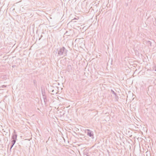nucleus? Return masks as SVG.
I'll return each mask as SVG.
<instances>
[{
  "mask_svg": "<svg viewBox=\"0 0 156 156\" xmlns=\"http://www.w3.org/2000/svg\"><path fill=\"white\" fill-rule=\"evenodd\" d=\"M155 71H156V69L154 70Z\"/></svg>",
  "mask_w": 156,
  "mask_h": 156,
  "instance_id": "nucleus-14",
  "label": "nucleus"
},
{
  "mask_svg": "<svg viewBox=\"0 0 156 156\" xmlns=\"http://www.w3.org/2000/svg\"><path fill=\"white\" fill-rule=\"evenodd\" d=\"M111 91L112 92L115 96H116L117 95V94L114 91L112 90H111Z\"/></svg>",
  "mask_w": 156,
  "mask_h": 156,
  "instance_id": "nucleus-8",
  "label": "nucleus"
},
{
  "mask_svg": "<svg viewBox=\"0 0 156 156\" xmlns=\"http://www.w3.org/2000/svg\"><path fill=\"white\" fill-rule=\"evenodd\" d=\"M6 87V86H5V85H3V86H2V87L3 88H4V87Z\"/></svg>",
  "mask_w": 156,
  "mask_h": 156,
  "instance_id": "nucleus-11",
  "label": "nucleus"
},
{
  "mask_svg": "<svg viewBox=\"0 0 156 156\" xmlns=\"http://www.w3.org/2000/svg\"><path fill=\"white\" fill-rule=\"evenodd\" d=\"M42 37V35H41V37Z\"/></svg>",
  "mask_w": 156,
  "mask_h": 156,
  "instance_id": "nucleus-13",
  "label": "nucleus"
},
{
  "mask_svg": "<svg viewBox=\"0 0 156 156\" xmlns=\"http://www.w3.org/2000/svg\"><path fill=\"white\" fill-rule=\"evenodd\" d=\"M33 83L34 85L36 87H37V82L35 80H34L33 81Z\"/></svg>",
  "mask_w": 156,
  "mask_h": 156,
  "instance_id": "nucleus-7",
  "label": "nucleus"
},
{
  "mask_svg": "<svg viewBox=\"0 0 156 156\" xmlns=\"http://www.w3.org/2000/svg\"><path fill=\"white\" fill-rule=\"evenodd\" d=\"M115 99L116 100H118V99H119L118 97L117 96V95L116 96H115Z\"/></svg>",
  "mask_w": 156,
  "mask_h": 156,
  "instance_id": "nucleus-9",
  "label": "nucleus"
},
{
  "mask_svg": "<svg viewBox=\"0 0 156 156\" xmlns=\"http://www.w3.org/2000/svg\"><path fill=\"white\" fill-rule=\"evenodd\" d=\"M43 98L44 99V101L45 103L47 101L46 96V95H44V94H43Z\"/></svg>",
  "mask_w": 156,
  "mask_h": 156,
  "instance_id": "nucleus-5",
  "label": "nucleus"
},
{
  "mask_svg": "<svg viewBox=\"0 0 156 156\" xmlns=\"http://www.w3.org/2000/svg\"><path fill=\"white\" fill-rule=\"evenodd\" d=\"M86 131H87V135L91 137L93 139L94 137L93 132L88 129H87Z\"/></svg>",
  "mask_w": 156,
  "mask_h": 156,
  "instance_id": "nucleus-2",
  "label": "nucleus"
},
{
  "mask_svg": "<svg viewBox=\"0 0 156 156\" xmlns=\"http://www.w3.org/2000/svg\"><path fill=\"white\" fill-rule=\"evenodd\" d=\"M54 91V90H52V92H53V91Z\"/></svg>",
  "mask_w": 156,
  "mask_h": 156,
  "instance_id": "nucleus-12",
  "label": "nucleus"
},
{
  "mask_svg": "<svg viewBox=\"0 0 156 156\" xmlns=\"http://www.w3.org/2000/svg\"><path fill=\"white\" fill-rule=\"evenodd\" d=\"M146 43L148 46H151V43L150 41H147L146 42Z\"/></svg>",
  "mask_w": 156,
  "mask_h": 156,
  "instance_id": "nucleus-6",
  "label": "nucleus"
},
{
  "mask_svg": "<svg viewBox=\"0 0 156 156\" xmlns=\"http://www.w3.org/2000/svg\"><path fill=\"white\" fill-rule=\"evenodd\" d=\"M17 137V135L16 134V133L15 131H14V133L12 134V140L11 141H15L16 143Z\"/></svg>",
  "mask_w": 156,
  "mask_h": 156,
  "instance_id": "nucleus-3",
  "label": "nucleus"
},
{
  "mask_svg": "<svg viewBox=\"0 0 156 156\" xmlns=\"http://www.w3.org/2000/svg\"><path fill=\"white\" fill-rule=\"evenodd\" d=\"M15 143L14 141H11V144L10 145V151H11V149L12 148V147H13V146Z\"/></svg>",
  "mask_w": 156,
  "mask_h": 156,
  "instance_id": "nucleus-4",
  "label": "nucleus"
},
{
  "mask_svg": "<svg viewBox=\"0 0 156 156\" xmlns=\"http://www.w3.org/2000/svg\"><path fill=\"white\" fill-rule=\"evenodd\" d=\"M57 51L58 54L57 56H61L63 55L64 56H66L67 55V53L68 51L65 49L64 47L58 49Z\"/></svg>",
  "mask_w": 156,
  "mask_h": 156,
  "instance_id": "nucleus-1",
  "label": "nucleus"
},
{
  "mask_svg": "<svg viewBox=\"0 0 156 156\" xmlns=\"http://www.w3.org/2000/svg\"><path fill=\"white\" fill-rule=\"evenodd\" d=\"M68 67L69 69L70 68H71V66L70 65H69L68 66Z\"/></svg>",
  "mask_w": 156,
  "mask_h": 156,
  "instance_id": "nucleus-10",
  "label": "nucleus"
}]
</instances>
